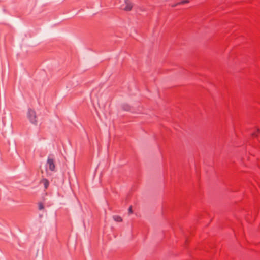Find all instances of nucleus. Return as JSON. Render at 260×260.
Here are the masks:
<instances>
[{
    "label": "nucleus",
    "instance_id": "9",
    "mask_svg": "<svg viewBox=\"0 0 260 260\" xmlns=\"http://www.w3.org/2000/svg\"><path fill=\"white\" fill-rule=\"evenodd\" d=\"M129 109L128 108L125 109V110H128Z\"/></svg>",
    "mask_w": 260,
    "mask_h": 260
},
{
    "label": "nucleus",
    "instance_id": "3",
    "mask_svg": "<svg viewBox=\"0 0 260 260\" xmlns=\"http://www.w3.org/2000/svg\"><path fill=\"white\" fill-rule=\"evenodd\" d=\"M47 167L51 171H55V165L53 158L48 157L47 161Z\"/></svg>",
    "mask_w": 260,
    "mask_h": 260
},
{
    "label": "nucleus",
    "instance_id": "8",
    "mask_svg": "<svg viewBox=\"0 0 260 260\" xmlns=\"http://www.w3.org/2000/svg\"><path fill=\"white\" fill-rule=\"evenodd\" d=\"M128 212H129V213H132V209L131 207H130L128 209Z\"/></svg>",
    "mask_w": 260,
    "mask_h": 260
},
{
    "label": "nucleus",
    "instance_id": "6",
    "mask_svg": "<svg viewBox=\"0 0 260 260\" xmlns=\"http://www.w3.org/2000/svg\"><path fill=\"white\" fill-rule=\"evenodd\" d=\"M38 208L39 210H41L44 209V206L42 203H39L38 205Z\"/></svg>",
    "mask_w": 260,
    "mask_h": 260
},
{
    "label": "nucleus",
    "instance_id": "2",
    "mask_svg": "<svg viewBox=\"0 0 260 260\" xmlns=\"http://www.w3.org/2000/svg\"><path fill=\"white\" fill-rule=\"evenodd\" d=\"M133 8V4L129 0H124V4L121 5V8L126 11H129Z\"/></svg>",
    "mask_w": 260,
    "mask_h": 260
},
{
    "label": "nucleus",
    "instance_id": "1",
    "mask_svg": "<svg viewBox=\"0 0 260 260\" xmlns=\"http://www.w3.org/2000/svg\"><path fill=\"white\" fill-rule=\"evenodd\" d=\"M26 116L31 124L35 125H37L38 117L35 110L31 108H28L26 112Z\"/></svg>",
    "mask_w": 260,
    "mask_h": 260
},
{
    "label": "nucleus",
    "instance_id": "5",
    "mask_svg": "<svg viewBox=\"0 0 260 260\" xmlns=\"http://www.w3.org/2000/svg\"><path fill=\"white\" fill-rule=\"evenodd\" d=\"M113 219L116 222H121L122 221V218L118 215H114L113 216Z\"/></svg>",
    "mask_w": 260,
    "mask_h": 260
},
{
    "label": "nucleus",
    "instance_id": "7",
    "mask_svg": "<svg viewBox=\"0 0 260 260\" xmlns=\"http://www.w3.org/2000/svg\"><path fill=\"white\" fill-rule=\"evenodd\" d=\"M188 3H189V1L184 0V1H181L180 3H178V4H184ZM177 5H178V4Z\"/></svg>",
    "mask_w": 260,
    "mask_h": 260
},
{
    "label": "nucleus",
    "instance_id": "4",
    "mask_svg": "<svg viewBox=\"0 0 260 260\" xmlns=\"http://www.w3.org/2000/svg\"><path fill=\"white\" fill-rule=\"evenodd\" d=\"M41 183L43 184L45 189L47 188L49 186V181L46 179H43L41 180Z\"/></svg>",
    "mask_w": 260,
    "mask_h": 260
}]
</instances>
